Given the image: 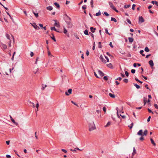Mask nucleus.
<instances>
[{"mask_svg": "<svg viewBox=\"0 0 158 158\" xmlns=\"http://www.w3.org/2000/svg\"><path fill=\"white\" fill-rule=\"evenodd\" d=\"M95 129V126L93 122L90 123L89 126V130L90 131L94 130Z\"/></svg>", "mask_w": 158, "mask_h": 158, "instance_id": "nucleus-1", "label": "nucleus"}, {"mask_svg": "<svg viewBox=\"0 0 158 158\" xmlns=\"http://www.w3.org/2000/svg\"><path fill=\"white\" fill-rule=\"evenodd\" d=\"M109 3L111 8L114 10H115L116 12H118V11L116 9V8L114 7L112 2H109Z\"/></svg>", "mask_w": 158, "mask_h": 158, "instance_id": "nucleus-2", "label": "nucleus"}, {"mask_svg": "<svg viewBox=\"0 0 158 158\" xmlns=\"http://www.w3.org/2000/svg\"><path fill=\"white\" fill-rule=\"evenodd\" d=\"M30 24L35 29L38 30L40 29L39 27L36 25L35 23H30Z\"/></svg>", "mask_w": 158, "mask_h": 158, "instance_id": "nucleus-3", "label": "nucleus"}, {"mask_svg": "<svg viewBox=\"0 0 158 158\" xmlns=\"http://www.w3.org/2000/svg\"><path fill=\"white\" fill-rule=\"evenodd\" d=\"M144 20L142 16H139V23H141L144 22Z\"/></svg>", "mask_w": 158, "mask_h": 158, "instance_id": "nucleus-4", "label": "nucleus"}, {"mask_svg": "<svg viewBox=\"0 0 158 158\" xmlns=\"http://www.w3.org/2000/svg\"><path fill=\"white\" fill-rule=\"evenodd\" d=\"M100 59L101 60L103 63H106V61L104 58L103 56L102 55H101L100 57Z\"/></svg>", "mask_w": 158, "mask_h": 158, "instance_id": "nucleus-5", "label": "nucleus"}, {"mask_svg": "<svg viewBox=\"0 0 158 158\" xmlns=\"http://www.w3.org/2000/svg\"><path fill=\"white\" fill-rule=\"evenodd\" d=\"M67 24L68 27L69 28H71L72 27L73 24L70 21L67 22Z\"/></svg>", "mask_w": 158, "mask_h": 158, "instance_id": "nucleus-6", "label": "nucleus"}, {"mask_svg": "<svg viewBox=\"0 0 158 158\" xmlns=\"http://www.w3.org/2000/svg\"><path fill=\"white\" fill-rule=\"evenodd\" d=\"M72 89H70L68 90V92H66L65 93L66 95L69 96L70 94L72 93Z\"/></svg>", "mask_w": 158, "mask_h": 158, "instance_id": "nucleus-7", "label": "nucleus"}, {"mask_svg": "<svg viewBox=\"0 0 158 158\" xmlns=\"http://www.w3.org/2000/svg\"><path fill=\"white\" fill-rule=\"evenodd\" d=\"M53 21L55 22L54 25L58 27H60V25L59 23H57L56 20H54Z\"/></svg>", "mask_w": 158, "mask_h": 158, "instance_id": "nucleus-8", "label": "nucleus"}, {"mask_svg": "<svg viewBox=\"0 0 158 158\" xmlns=\"http://www.w3.org/2000/svg\"><path fill=\"white\" fill-rule=\"evenodd\" d=\"M1 47L4 49H6L7 48L6 45L2 43L1 44Z\"/></svg>", "mask_w": 158, "mask_h": 158, "instance_id": "nucleus-9", "label": "nucleus"}, {"mask_svg": "<svg viewBox=\"0 0 158 158\" xmlns=\"http://www.w3.org/2000/svg\"><path fill=\"white\" fill-rule=\"evenodd\" d=\"M118 108H117L116 109L117 110V115L118 116V118H119V116H121L123 118H125V115H122L121 114H119L118 113Z\"/></svg>", "mask_w": 158, "mask_h": 158, "instance_id": "nucleus-10", "label": "nucleus"}, {"mask_svg": "<svg viewBox=\"0 0 158 158\" xmlns=\"http://www.w3.org/2000/svg\"><path fill=\"white\" fill-rule=\"evenodd\" d=\"M10 120H11V121L13 123H14L16 125H18V123H16V122H15V121L14 120V119L11 116H10Z\"/></svg>", "mask_w": 158, "mask_h": 158, "instance_id": "nucleus-11", "label": "nucleus"}, {"mask_svg": "<svg viewBox=\"0 0 158 158\" xmlns=\"http://www.w3.org/2000/svg\"><path fill=\"white\" fill-rule=\"evenodd\" d=\"M142 133L143 130H140L137 132V134L138 135H141L142 136H143V135L142 134Z\"/></svg>", "mask_w": 158, "mask_h": 158, "instance_id": "nucleus-12", "label": "nucleus"}, {"mask_svg": "<svg viewBox=\"0 0 158 158\" xmlns=\"http://www.w3.org/2000/svg\"><path fill=\"white\" fill-rule=\"evenodd\" d=\"M148 63L151 67L154 66V63L152 60H150L149 61Z\"/></svg>", "mask_w": 158, "mask_h": 158, "instance_id": "nucleus-13", "label": "nucleus"}, {"mask_svg": "<svg viewBox=\"0 0 158 158\" xmlns=\"http://www.w3.org/2000/svg\"><path fill=\"white\" fill-rule=\"evenodd\" d=\"M98 73L99 75L102 77L104 75V74L100 70H98Z\"/></svg>", "mask_w": 158, "mask_h": 158, "instance_id": "nucleus-14", "label": "nucleus"}, {"mask_svg": "<svg viewBox=\"0 0 158 158\" xmlns=\"http://www.w3.org/2000/svg\"><path fill=\"white\" fill-rule=\"evenodd\" d=\"M90 29L91 30V31L92 33H94L95 31L96 28H94L93 27H90Z\"/></svg>", "mask_w": 158, "mask_h": 158, "instance_id": "nucleus-15", "label": "nucleus"}, {"mask_svg": "<svg viewBox=\"0 0 158 158\" xmlns=\"http://www.w3.org/2000/svg\"><path fill=\"white\" fill-rule=\"evenodd\" d=\"M128 40L129 42L131 43H132L134 41V39L131 37H129Z\"/></svg>", "mask_w": 158, "mask_h": 158, "instance_id": "nucleus-16", "label": "nucleus"}, {"mask_svg": "<svg viewBox=\"0 0 158 158\" xmlns=\"http://www.w3.org/2000/svg\"><path fill=\"white\" fill-rule=\"evenodd\" d=\"M136 153V151L135 147L133 148V152L132 153V156H133Z\"/></svg>", "mask_w": 158, "mask_h": 158, "instance_id": "nucleus-17", "label": "nucleus"}, {"mask_svg": "<svg viewBox=\"0 0 158 158\" xmlns=\"http://www.w3.org/2000/svg\"><path fill=\"white\" fill-rule=\"evenodd\" d=\"M106 65L107 66L110 68L112 69L113 68V67L112 65V64L110 63H109V64H107Z\"/></svg>", "mask_w": 158, "mask_h": 158, "instance_id": "nucleus-18", "label": "nucleus"}, {"mask_svg": "<svg viewBox=\"0 0 158 158\" xmlns=\"http://www.w3.org/2000/svg\"><path fill=\"white\" fill-rule=\"evenodd\" d=\"M105 33H106L108 34L109 35H111L112 34H111V33L110 34L109 33L107 28H106L105 29Z\"/></svg>", "mask_w": 158, "mask_h": 158, "instance_id": "nucleus-19", "label": "nucleus"}, {"mask_svg": "<svg viewBox=\"0 0 158 158\" xmlns=\"http://www.w3.org/2000/svg\"><path fill=\"white\" fill-rule=\"evenodd\" d=\"M46 9L47 10H52V6H49L48 7H47Z\"/></svg>", "mask_w": 158, "mask_h": 158, "instance_id": "nucleus-20", "label": "nucleus"}, {"mask_svg": "<svg viewBox=\"0 0 158 158\" xmlns=\"http://www.w3.org/2000/svg\"><path fill=\"white\" fill-rule=\"evenodd\" d=\"M42 88H41L42 90H43L45 88L47 87V85H44V84H42Z\"/></svg>", "mask_w": 158, "mask_h": 158, "instance_id": "nucleus-21", "label": "nucleus"}, {"mask_svg": "<svg viewBox=\"0 0 158 158\" xmlns=\"http://www.w3.org/2000/svg\"><path fill=\"white\" fill-rule=\"evenodd\" d=\"M150 140L151 141V142L152 143L154 146H156V144L154 142V141H153V139L152 138L150 139Z\"/></svg>", "mask_w": 158, "mask_h": 158, "instance_id": "nucleus-22", "label": "nucleus"}, {"mask_svg": "<svg viewBox=\"0 0 158 158\" xmlns=\"http://www.w3.org/2000/svg\"><path fill=\"white\" fill-rule=\"evenodd\" d=\"M143 52L144 51L143 50H141L139 52V53L140 54L142 55V56H145V55L143 53Z\"/></svg>", "mask_w": 158, "mask_h": 158, "instance_id": "nucleus-23", "label": "nucleus"}, {"mask_svg": "<svg viewBox=\"0 0 158 158\" xmlns=\"http://www.w3.org/2000/svg\"><path fill=\"white\" fill-rule=\"evenodd\" d=\"M109 95L112 98H114L115 97V96L114 94H113L111 93H109Z\"/></svg>", "mask_w": 158, "mask_h": 158, "instance_id": "nucleus-24", "label": "nucleus"}, {"mask_svg": "<svg viewBox=\"0 0 158 158\" xmlns=\"http://www.w3.org/2000/svg\"><path fill=\"white\" fill-rule=\"evenodd\" d=\"M151 3L153 4H155L157 6H158V2L156 1H152Z\"/></svg>", "mask_w": 158, "mask_h": 158, "instance_id": "nucleus-25", "label": "nucleus"}, {"mask_svg": "<svg viewBox=\"0 0 158 158\" xmlns=\"http://www.w3.org/2000/svg\"><path fill=\"white\" fill-rule=\"evenodd\" d=\"M51 30H54L56 31L59 32V31H57L56 29L54 27H52L51 28Z\"/></svg>", "mask_w": 158, "mask_h": 158, "instance_id": "nucleus-26", "label": "nucleus"}, {"mask_svg": "<svg viewBox=\"0 0 158 158\" xmlns=\"http://www.w3.org/2000/svg\"><path fill=\"white\" fill-rule=\"evenodd\" d=\"M111 21H114L115 23H116L117 22V20L116 19L113 17L111 18Z\"/></svg>", "mask_w": 158, "mask_h": 158, "instance_id": "nucleus-27", "label": "nucleus"}, {"mask_svg": "<svg viewBox=\"0 0 158 158\" xmlns=\"http://www.w3.org/2000/svg\"><path fill=\"white\" fill-rule=\"evenodd\" d=\"M33 13L36 17L37 18L38 17V13H36L33 11Z\"/></svg>", "mask_w": 158, "mask_h": 158, "instance_id": "nucleus-28", "label": "nucleus"}, {"mask_svg": "<svg viewBox=\"0 0 158 158\" xmlns=\"http://www.w3.org/2000/svg\"><path fill=\"white\" fill-rule=\"evenodd\" d=\"M134 85L136 87L137 89H139L140 88V86L136 84H134Z\"/></svg>", "mask_w": 158, "mask_h": 158, "instance_id": "nucleus-29", "label": "nucleus"}, {"mask_svg": "<svg viewBox=\"0 0 158 158\" xmlns=\"http://www.w3.org/2000/svg\"><path fill=\"white\" fill-rule=\"evenodd\" d=\"M143 102H144V106L147 102V98L145 97H144L143 98Z\"/></svg>", "mask_w": 158, "mask_h": 158, "instance_id": "nucleus-30", "label": "nucleus"}, {"mask_svg": "<svg viewBox=\"0 0 158 158\" xmlns=\"http://www.w3.org/2000/svg\"><path fill=\"white\" fill-rule=\"evenodd\" d=\"M147 133L148 131L147 130H145L143 132V135H144L145 136H146L147 135Z\"/></svg>", "mask_w": 158, "mask_h": 158, "instance_id": "nucleus-31", "label": "nucleus"}, {"mask_svg": "<svg viewBox=\"0 0 158 158\" xmlns=\"http://www.w3.org/2000/svg\"><path fill=\"white\" fill-rule=\"evenodd\" d=\"M38 70H39V69L38 68H37L36 69H34L33 71V72H34V73L35 74L37 73Z\"/></svg>", "mask_w": 158, "mask_h": 158, "instance_id": "nucleus-32", "label": "nucleus"}, {"mask_svg": "<svg viewBox=\"0 0 158 158\" xmlns=\"http://www.w3.org/2000/svg\"><path fill=\"white\" fill-rule=\"evenodd\" d=\"M144 50L146 52H148L149 51V49L147 47H146L145 48Z\"/></svg>", "mask_w": 158, "mask_h": 158, "instance_id": "nucleus-33", "label": "nucleus"}, {"mask_svg": "<svg viewBox=\"0 0 158 158\" xmlns=\"http://www.w3.org/2000/svg\"><path fill=\"white\" fill-rule=\"evenodd\" d=\"M55 6L57 8H59L60 7V5L59 4H58L56 2H55L54 3Z\"/></svg>", "mask_w": 158, "mask_h": 158, "instance_id": "nucleus-34", "label": "nucleus"}, {"mask_svg": "<svg viewBox=\"0 0 158 158\" xmlns=\"http://www.w3.org/2000/svg\"><path fill=\"white\" fill-rule=\"evenodd\" d=\"M111 123L110 122H108L107 123L106 125L105 126V127H107L110 125Z\"/></svg>", "mask_w": 158, "mask_h": 158, "instance_id": "nucleus-35", "label": "nucleus"}, {"mask_svg": "<svg viewBox=\"0 0 158 158\" xmlns=\"http://www.w3.org/2000/svg\"><path fill=\"white\" fill-rule=\"evenodd\" d=\"M90 3L91 7L93 8L94 7L93 1V0H91L90 1Z\"/></svg>", "mask_w": 158, "mask_h": 158, "instance_id": "nucleus-36", "label": "nucleus"}, {"mask_svg": "<svg viewBox=\"0 0 158 158\" xmlns=\"http://www.w3.org/2000/svg\"><path fill=\"white\" fill-rule=\"evenodd\" d=\"M84 33L85 35H88L89 34L88 30H85L84 31Z\"/></svg>", "mask_w": 158, "mask_h": 158, "instance_id": "nucleus-37", "label": "nucleus"}, {"mask_svg": "<svg viewBox=\"0 0 158 158\" xmlns=\"http://www.w3.org/2000/svg\"><path fill=\"white\" fill-rule=\"evenodd\" d=\"M6 36L7 39L10 40V35L8 34H6Z\"/></svg>", "mask_w": 158, "mask_h": 158, "instance_id": "nucleus-38", "label": "nucleus"}, {"mask_svg": "<svg viewBox=\"0 0 158 158\" xmlns=\"http://www.w3.org/2000/svg\"><path fill=\"white\" fill-rule=\"evenodd\" d=\"M98 47L99 48H102V46L101 45V42H99L98 43Z\"/></svg>", "mask_w": 158, "mask_h": 158, "instance_id": "nucleus-39", "label": "nucleus"}, {"mask_svg": "<svg viewBox=\"0 0 158 158\" xmlns=\"http://www.w3.org/2000/svg\"><path fill=\"white\" fill-rule=\"evenodd\" d=\"M101 14V12H100V11L99 10V12L98 13H97L96 14V16H98L99 15H100Z\"/></svg>", "mask_w": 158, "mask_h": 158, "instance_id": "nucleus-40", "label": "nucleus"}, {"mask_svg": "<svg viewBox=\"0 0 158 158\" xmlns=\"http://www.w3.org/2000/svg\"><path fill=\"white\" fill-rule=\"evenodd\" d=\"M130 5H125L124 6V8H127L130 7Z\"/></svg>", "mask_w": 158, "mask_h": 158, "instance_id": "nucleus-41", "label": "nucleus"}, {"mask_svg": "<svg viewBox=\"0 0 158 158\" xmlns=\"http://www.w3.org/2000/svg\"><path fill=\"white\" fill-rule=\"evenodd\" d=\"M133 125H134L133 123H132L131 124V125L130 126H129L128 127H129V128L131 129L132 128Z\"/></svg>", "mask_w": 158, "mask_h": 158, "instance_id": "nucleus-42", "label": "nucleus"}, {"mask_svg": "<svg viewBox=\"0 0 158 158\" xmlns=\"http://www.w3.org/2000/svg\"><path fill=\"white\" fill-rule=\"evenodd\" d=\"M67 32V31L66 30V29H65V27L64 28V34H66Z\"/></svg>", "mask_w": 158, "mask_h": 158, "instance_id": "nucleus-43", "label": "nucleus"}, {"mask_svg": "<svg viewBox=\"0 0 158 158\" xmlns=\"http://www.w3.org/2000/svg\"><path fill=\"white\" fill-rule=\"evenodd\" d=\"M51 38L54 41H56V40L55 38V37L53 35V36L51 37Z\"/></svg>", "mask_w": 158, "mask_h": 158, "instance_id": "nucleus-44", "label": "nucleus"}, {"mask_svg": "<svg viewBox=\"0 0 158 158\" xmlns=\"http://www.w3.org/2000/svg\"><path fill=\"white\" fill-rule=\"evenodd\" d=\"M148 110L149 113H151L153 114H154V113L149 108H148Z\"/></svg>", "mask_w": 158, "mask_h": 158, "instance_id": "nucleus-45", "label": "nucleus"}, {"mask_svg": "<svg viewBox=\"0 0 158 158\" xmlns=\"http://www.w3.org/2000/svg\"><path fill=\"white\" fill-rule=\"evenodd\" d=\"M39 59H40V58L39 57H37L36 58V61H35V64H37V61L39 60Z\"/></svg>", "mask_w": 158, "mask_h": 158, "instance_id": "nucleus-46", "label": "nucleus"}, {"mask_svg": "<svg viewBox=\"0 0 158 158\" xmlns=\"http://www.w3.org/2000/svg\"><path fill=\"white\" fill-rule=\"evenodd\" d=\"M71 103L73 104H74V105L77 106H78V105L77 104H76L73 101H71Z\"/></svg>", "mask_w": 158, "mask_h": 158, "instance_id": "nucleus-47", "label": "nucleus"}, {"mask_svg": "<svg viewBox=\"0 0 158 158\" xmlns=\"http://www.w3.org/2000/svg\"><path fill=\"white\" fill-rule=\"evenodd\" d=\"M39 104L38 102H37L36 105V107L37 108V111L38 110V108L39 107Z\"/></svg>", "mask_w": 158, "mask_h": 158, "instance_id": "nucleus-48", "label": "nucleus"}, {"mask_svg": "<svg viewBox=\"0 0 158 158\" xmlns=\"http://www.w3.org/2000/svg\"><path fill=\"white\" fill-rule=\"evenodd\" d=\"M131 72L132 73H135V69H132L131 70Z\"/></svg>", "mask_w": 158, "mask_h": 158, "instance_id": "nucleus-49", "label": "nucleus"}, {"mask_svg": "<svg viewBox=\"0 0 158 158\" xmlns=\"http://www.w3.org/2000/svg\"><path fill=\"white\" fill-rule=\"evenodd\" d=\"M127 22L130 24H131V21L128 19H127Z\"/></svg>", "mask_w": 158, "mask_h": 158, "instance_id": "nucleus-50", "label": "nucleus"}, {"mask_svg": "<svg viewBox=\"0 0 158 158\" xmlns=\"http://www.w3.org/2000/svg\"><path fill=\"white\" fill-rule=\"evenodd\" d=\"M123 81L126 83H127L128 82V80L127 79H125L123 80Z\"/></svg>", "mask_w": 158, "mask_h": 158, "instance_id": "nucleus-51", "label": "nucleus"}, {"mask_svg": "<svg viewBox=\"0 0 158 158\" xmlns=\"http://www.w3.org/2000/svg\"><path fill=\"white\" fill-rule=\"evenodd\" d=\"M104 14L105 15L107 16H109V15L106 12H104Z\"/></svg>", "mask_w": 158, "mask_h": 158, "instance_id": "nucleus-52", "label": "nucleus"}, {"mask_svg": "<svg viewBox=\"0 0 158 158\" xmlns=\"http://www.w3.org/2000/svg\"><path fill=\"white\" fill-rule=\"evenodd\" d=\"M125 73L127 76L128 77V76L129 73L127 71H125Z\"/></svg>", "mask_w": 158, "mask_h": 158, "instance_id": "nucleus-53", "label": "nucleus"}, {"mask_svg": "<svg viewBox=\"0 0 158 158\" xmlns=\"http://www.w3.org/2000/svg\"><path fill=\"white\" fill-rule=\"evenodd\" d=\"M135 4H133L132 5V9L133 10H135Z\"/></svg>", "mask_w": 158, "mask_h": 158, "instance_id": "nucleus-54", "label": "nucleus"}, {"mask_svg": "<svg viewBox=\"0 0 158 158\" xmlns=\"http://www.w3.org/2000/svg\"><path fill=\"white\" fill-rule=\"evenodd\" d=\"M82 8L84 10H85L86 8V6L85 5L83 6H82Z\"/></svg>", "mask_w": 158, "mask_h": 158, "instance_id": "nucleus-55", "label": "nucleus"}, {"mask_svg": "<svg viewBox=\"0 0 158 158\" xmlns=\"http://www.w3.org/2000/svg\"><path fill=\"white\" fill-rule=\"evenodd\" d=\"M105 57L106 59V61L108 62L109 61V59L107 57L105 56Z\"/></svg>", "mask_w": 158, "mask_h": 158, "instance_id": "nucleus-56", "label": "nucleus"}, {"mask_svg": "<svg viewBox=\"0 0 158 158\" xmlns=\"http://www.w3.org/2000/svg\"><path fill=\"white\" fill-rule=\"evenodd\" d=\"M95 48V43L94 42V45L92 49L93 50H94Z\"/></svg>", "mask_w": 158, "mask_h": 158, "instance_id": "nucleus-57", "label": "nucleus"}, {"mask_svg": "<svg viewBox=\"0 0 158 158\" xmlns=\"http://www.w3.org/2000/svg\"><path fill=\"white\" fill-rule=\"evenodd\" d=\"M103 79H104L106 81L108 79L107 77L106 76H104L103 77Z\"/></svg>", "mask_w": 158, "mask_h": 158, "instance_id": "nucleus-58", "label": "nucleus"}, {"mask_svg": "<svg viewBox=\"0 0 158 158\" xmlns=\"http://www.w3.org/2000/svg\"><path fill=\"white\" fill-rule=\"evenodd\" d=\"M34 53L33 52H31L30 56H31V57L33 56L34 55Z\"/></svg>", "mask_w": 158, "mask_h": 158, "instance_id": "nucleus-59", "label": "nucleus"}, {"mask_svg": "<svg viewBox=\"0 0 158 158\" xmlns=\"http://www.w3.org/2000/svg\"><path fill=\"white\" fill-rule=\"evenodd\" d=\"M102 109H103V111L105 112H106V107H103Z\"/></svg>", "mask_w": 158, "mask_h": 158, "instance_id": "nucleus-60", "label": "nucleus"}, {"mask_svg": "<svg viewBox=\"0 0 158 158\" xmlns=\"http://www.w3.org/2000/svg\"><path fill=\"white\" fill-rule=\"evenodd\" d=\"M109 45H110V46L111 47V48H113V46L112 45V42H110V44H109Z\"/></svg>", "mask_w": 158, "mask_h": 158, "instance_id": "nucleus-61", "label": "nucleus"}, {"mask_svg": "<svg viewBox=\"0 0 158 158\" xmlns=\"http://www.w3.org/2000/svg\"><path fill=\"white\" fill-rule=\"evenodd\" d=\"M6 156L7 158H10L11 157V156L10 155L8 154L6 155Z\"/></svg>", "mask_w": 158, "mask_h": 158, "instance_id": "nucleus-62", "label": "nucleus"}, {"mask_svg": "<svg viewBox=\"0 0 158 158\" xmlns=\"http://www.w3.org/2000/svg\"><path fill=\"white\" fill-rule=\"evenodd\" d=\"M89 34H91V36L92 37L93 39H94V36L93 34L91 33L90 32H89Z\"/></svg>", "mask_w": 158, "mask_h": 158, "instance_id": "nucleus-63", "label": "nucleus"}, {"mask_svg": "<svg viewBox=\"0 0 158 158\" xmlns=\"http://www.w3.org/2000/svg\"><path fill=\"white\" fill-rule=\"evenodd\" d=\"M154 106H155V107L156 108V109H158V105L156 104H154Z\"/></svg>", "mask_w": 158, "mask_h": 158, "instance_id": "nucleus-64", "label": "nucleus"}]
</instances>
